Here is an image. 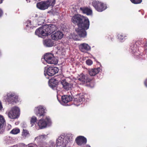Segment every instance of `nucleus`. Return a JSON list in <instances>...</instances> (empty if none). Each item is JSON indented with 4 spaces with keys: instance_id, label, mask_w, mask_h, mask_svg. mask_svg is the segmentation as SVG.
Segmentation results:
<instances>
[{
    "instance_id": "nucleus-1",
    "label": "nucleus",
    "mask_w": 147,
    "mask_h": 147,
    "mask_svg": "<svg viewBox=\"0 0 147 147\" xmlns=\"http://www.w3.org/2000/svg\"><path fill=\"white\" fill-rule=\"evenodd\" d=\"M71 22L78 26L76 31L79 36L80 37H86L87 34L86 30L88 29L90 25L88 19L79 14H75L72 17Z\"/></svg>"
},
{
    "instance_id": "nucleus-2",
    "label": "nucleus",
    "mask_w": 147,
    "mask_h": 147,
    "mask_svg": "<svg viewBox=\"0 0 147 147\" xmlns=\"http://www.w3.org/2000/svg\"><path fill=\"white\" fill-rule=\"evenodd\" d=\"M57 28L56 26L53 24L45 25L42 27L39 28L35 32V34L39 37L44 38L43 37L47 36L49 34H52Z\"/></svg>"
},
{
    "instance_id": "nucleus-3",
    "label": "nucleus",
    "mask_w": 147,
    "mask_h": 147,
    "mask_svg": "<svg viewBox=\"0 0 147 147\" xmlns=\"http://www.w3.org/2000/svg\"><path fill=\"white\" fill-rule=\"evenodd\" d=\"M55 3V0H48L42 1L37 3V7L42 10L47 9L50 6H53Z\"/></svg>"
},
{
    "instance_id": "nucleus-4",
    "label": "nucleus",
    "mask_w": 147,
    "mask_h": 147,
    "mask_svg": "<svg viewBox=\"0 0 147 147\" xmlns=\"http://www.w3.org/2000/svg\"><path fill=\"white\" fill-rule=\"evenodd\" d=\"M20 114V109L16 106H14L11 108L8 113V117L11 119H16L18 118Z\"/></svg>"
},
{
    "instance_id": "nucleus-5",
    "label": "nucleus",
    "mask_w": 147,
    "mask_h": 147,
    "mask_svg": "<svg viewBox=\"0 0 147 147\" xmlns=\"http://www.w3.org/2000/svg\"><path fill=\"white\" fill-rule=\"evenodd\" d=\"M45 60L49 64H56L57 63V59L54 55L51 53H47L44 56Z\"/></svg>"
},
{
    "instance_id": "nucleus-6",
    "label": "nucleus",
    "mask_w": 147,
    "mask_h": 147,
    "mask_svg": "<svg viewBox=\"0 0 147 147\" xmlns=\"http://www.w3.org/2000/svg\"><path fill=\"white\" fill-rule=\"evenodd\" d=\"M92 5L96 10L99 12H102L107 8L106 5L99 1H95L92 3Z\"/></svg>"
},
{
    "instance_id": "nucleus-7",
    "label": "nucleus",
    "mask_w": 147,
    "mask_h": 147,
    "mask_svg": "<svg viewBox=\"0 0 147 147\" xmlns=\"http://www.w3.org/2000/svg\"><path fill=\"white\" fill-rule=\"evenodd\" d=\"M74 104L75 105H79L81 102L85 100L84 96L82 94H79L76 95L74 97Z\"/></svg>"
},
{
    "instance_id": "nucleus-8",
    "label": "nucleus",
    "mask_w": 147,
    "mask_h": 147,
    "mask_svg": "<svg viewBox=\"0 0 147 147\" xmlns=\"http://www.w3.org/2000/svg\"><path fill=\"white\" fill-rule=\"evenodd\" d=\"M18 96L14 92H10L8 93L7 96V101L10 103L16 102L18 101Z\"/></svg>"
},
{
    "instance_id": "nucleus-9",
    "label": "nucleus",
    "mask_w": 147,
    "mask_h": 147,
    "mask_svg": "<svg viewBox=\"0 0 147 147\" xmlns=\"http://www.w3.org/2000/svg\"><path fill=\"white\" fill-rule=\"evenodd\" d=\"M59 70L58 68L56 67H50L47 68L46 71H45V74H46L50 76H52L58 72Z\"/></svg>"
},
{
    "instance_id": "nucleus-10",
    "label": "nucleus",
    "mask_w": 147,
    "mask_h": 147,
    "mask_svg": "<svg viewBox=\"0 0 147 147\" xmlns=\"http://www.w3.org/2000/svg\"><path fill=\"white\" fill-rule=\"evenodd\" d=\"M51 122L50 118L46 117L45 119H41L39 120L38 125L40 129H43L46 127L47 125Z\"/></svg>"
},
{
    "instance_id": "nucleus-11",
    "label": "nucleus",
    "mask_w": 147,
    "mask_h": 147,
    "mask_svg": "<svg viewBox=\"0 0 147 147\" xmlns=\"http://www.w3.org/2000/svg\"><path fill=\"white\" fill-rule=\"evenodd\" d=\"M78 80L81 82L82 84H85L90 82L92 80V79L88 75H84L83 74H80L78 77Z\"/></svg>"
},
{
    "instance_id": "nucleus-12",
    "label": "nucleus",
    "mask_w": 147,
    "mask_h": 147,
    "mask_svg": "<svg viewBox=\"0 0 147 147\" xmlns=\"http://www.w3.org/2000/svg\"><path fill=\"white\" fill-rule=\"evenodd\" d=\"M35 113L37 116L40 117L44 116L45 112V109L43 106H39L35 108Z\"/></svg>"
},
{
    "instance_id": "nucleus-13",
    "label": "nucleus",
    "mask_w": 147,
    "mask_h": 147,
    "mask_svg": "<svg viewBox=\"0 0 147 147\" xmlns=\"http://www.w3.org/2000/svg\"><path fill=\"white\" fill-rule=\"evenodd\" d=\"M75 141L78 145L81 146L86 144L87 139L83 136H79L76 138Z\"/></svg>"
},
{
    "instance_id": "nucleus-14",
    "label": "nucleus",
    "mask_w": 147,
    "mask_h": 147,
    "mask_svg": "<svg viewBox=\"0 0 147 147\" xmlns=\"http://www.w3.org/2000/svg\"><path fill=\"white\" fill-rule=\"evenodd\" d=\"M63 36L62 32L60 31H57L51 35L52 39L55 40L61 39L63 37Z\"/></svg>"
},
{
    "instance_id": "nucleus-15",
    "label": "nucleus",
    "mask_w": 147,
    "mask_h": 147,
    "mask_svg": "<svg viewBox=\"0 0 147 147\" xmlns=\"http://www.w3.org/2000/svg\"><path fill=\"white\" fill-rule=\"evenodd\" d=\"M61 82L63 88L66 90L71 89L73 86L72 84L67 82L65 80H61Z\"/></svg>"
},
{
    "instance_id": "nucleus-16",
    "label": "nucleus",
    "mask_w": 147,
    "mask_h": 147,
    "mask_svg": "<svg viewBox=\"0 0 147 147\" xmlns=\"http://www.w3.org/2000/svg\"><path fill=\"white\" fill-rule=\"evenodd\" d=\"M80 10L82 11L83 13L86 14L88 16L91 15L92 14V10L90 8L84 7H80Z\"/></svg>"
},
{
    "instance_id": "nucleus-17",
    "label": "nucleus",
    "mask_w": 147,
    "mask_h": 147,
    "mask_svg": "<svg viewBox=\"0 0 147 147\" xmlns=\"http://www.w3.org/2000/svg\"><path fill=\"white\" fill-rule=\"evenodd\" d=\"M79 49L82 52H85L89 50L90 49V46L86 43L81 44L79 46Z\"/></svg>"
},
{
    "instance_id": "nucleus-18",
    "label": "nucleus",
    "mask_w": 147,
    "mask_h": 147,
    "mask_svg": "<svg viewBox=\"0 0 147 147\" xmlns=\"http://www.w3.org/2000/svg\"><path fill=\"white\" fill-rule=\"evenodd\" d=\"M100 70V69L99 67L90 69L88 70L89 74L91 76H94L98 74Z\"/></svg>"
},
{
    "instance_id": "nucleus-19",
    "label": "nucleus",
    "mask_w": 147,
    "mask_h": 147,
    "mask_svg": "<svg viewBox=\"0 0 147 147\" xmlns=\"http://www.w3.org/2000/svg\"><path fill=\"white\" fill-rule=\"evenodd\" d=\"M61 100L64 103H67L72 100V98L69 95H65L62 96Z\"/></svg>"
},
{
    "instance_id": "nucleus-20",
    "label": "nucleus",
    "mask_w": 147,
    "mask_h": 147,
    "mask_svg": "<svg viewBox=\"0 0 147 147\" xmlns=\"http://www.w3.org/2000/svg\"><path fill=\"white\" fill-rule=\"evenodd\" d=\"M64 138L61 136L59 137L56 140V143L58 146H61L63 147L66 146V144H64Z\"/></svg>"
},
{
    "instance_id": "nucleus-21",
    "label": "nucleus",
    "mask_w": 147,
    "mask_h": 147,
    "mask_svg": "<svg viewBox=\"0 0 147 147\" xmlns=\"http://www.w3.org/2000/svg\"><path fill=\"white\" fill-rule=\"evenodd\" d=\"M43 44L49 47H52L54 45V43L52 40L49 39L44 40Z\"/></svg>"
},
{
    "instance_id": "nucleus-22",
    "label": "nucleus",
    "mask_w": 147,
    "mask_h": 147,
    "mask_svg": "<svg viewBox=\"0 0 147 147\" xmlns=\"http://www.w3.org/2000/svg\"><path fill=\"white\" fill-rule=\"evenodd\" d=\"M5 122V120L3 117L0 115V129L3 128Z\"/></svg>"
},
{
    "instance_id": "nucleus-23",
    "label": "nucleus",
    "mask_w": 147,
    "mask_h": 147,
    "mask_svg": "<svg viewBox=\"0 0 147 147\" xmlns=\"http://www.w3.org/2000/svg\"><path fill=\"white\" fill-rule=\"evenodd\" d=\"M118 38L121 41H124L126 39H127V35L125 34H119L118 35Z\"/></svg>"
},
{
    "instance_id": "nucleus-24",
    "label": "nucleus",
    "mask_w": 147,
    "mask_h": 147,
    "mask_svg": "<svg viewBox=\"0 0 147 147\" xmlns=\"http://www.w3.org/2000/svg\"><path fill=\"white\" fill-rule=\"evenodd\" d=\"M22 135L23 137L26 138L29 136L30 135L29 131L27 130L23 129Z\"/></svg>"
},
{
    "instance_id": "nucleus-25",
    "label": "nucleus",
    "mask_w": 147,
    "mask_h": 147,
    "mask_svg": "<svg viewBox=\"0 0 147 147\" xmlns=\"http://www.w3.org/2000/svg\"><path fill=\"white\" fill-rule=\"evenodd\" d=\"M36 117L35 116H33L32 117L30 120V123L32 125V126H33L37 121Z\"/></svg>"
},
{
    "instance_id": "nucleus-26",
    "label": "nucleus",
    "mask_w": 147,
    "mask_h": 147,
    "mask_svg": "<svg viewBox=\"0 0 147 147\" xmlns=\"http://www.w3.org/2000/svg\"><path fill=\"white\" fill-rule=\"evenodd\" d=\"M20 132V130L18 129H12L10 133L13 134H16L19 133Z\"/></svg>"
},
{
    "instance_id": "nucleus-27",
    "label": "nucleus",
    "mask_w": 147,
    "mask_h": 147,
    "mask_svg": "<svg viewBox=\"0 0 147 147\" xmlns=\"http://www.w3.org/2000/svg\"><path fill=\"white\" fill-rule=\"evenodd\" d=\"M55 84L54 83V81H53L52 84H51L50 85V86L53 88H54L55 87H56L58 84V82L57 81H56L55 80Z\"/></svg>"
},
{
    "instance_id": "nucleus-28",
    "label": "nucleus",
    "mask_w": 147,
    "mask_h": 147,
    "mask_svg": "<svg viewBox=\"0 0 147 147\" xmlns=\"http://www.w3.org/2000/svg\"><path fill=\"white\" fill-rule=\"evenodd\" d=\"M131 2L135 4H138L140 3L142 0H130Z\"/></svg>"
},
{
    "instance_id": "nucleus-29",
    "label": "nucleus",
    "mask_w": 147,
    "mask_h": 147,
    "mask_svg": "<svg viewBox=\"0 0 147 147\" xmlns=\"http://www.w3.org/2000/svg\"><path fill=\"white\" fill-rule=\"evenodd\" d=\"M24 144L22 143H20L18 144L15 145L13 146V147H24Z\"/></svg>"
},
{
    "instance_id": "nucleus-30",
    "label": "nucleus",
    "mask_w": 147,
    "mask_h": 147,
    "mask_svg": "<svg viewBox=\"0 0 147 147\" xmlns=\"http://www.w3.org/2000/svg\"><path fill=\"white\" fill-rule=\"evenodd\" d=\"M92 61L90 59L87 60L86 61V64L88 65H90L92 64Z\"/></svg>"
},
{
    "instance_id": "nucleus-31",
    "label": "nucleus",
    "mask_w": 147,
    "mask_h": 147,
    "mask_svg": "<svg viewBox=\"0 0 147 147\" xmlns=\"http://www.w3.org/2000/svg\"><path fill=\"white\" fill-rule=\"evenodd\" d=\"M26 23L27 24L26 25V27H30V28L32 27L31 26V22L30 20H28L26 22Z\"/></svg>"
},
{
    "instance_id": "nucleus-32",
    "label": "nucleus",
    "mask_w": 147,
    "mask_h": 147,
    "mask_svg": "<svg viewBox=\"0 0 147 147\" xmlns=\"http://www.w3.org/2000/svg\"><path fill=\"white\" fill-rule=\"evenodd\" d=\"M133 47H132V48H131V49L132 50V51L133 52V53H134V54H135V52H136V48H133Z\"/></svg>"
},
{
    "instance_id": "nucleus-33",
    "label": "nucleus",
    "mask_w": 147,
    "mask_h": 147,
    "mask_svg": "<svg viewBox=\"0 0 147 147\" xmlns=\"http://www.w3.org/2000/svg\"><path fill=\"white\" fill-rule=\"evenodd\" d=\"M144 84L145 86L147 87V78L145 80L144 82Z\"/></svg>"
},
{
    "instance_id": "nucleus-34",
    "label": "nucleus",
    "mask_w": 147,
    "mask_h": 147,
    "mask_svg": "<svg viewBox=\"0 0 147 147\" xmlns=\"http://www.w3.org/2000/svg\"><path fill=\"white\" fill-rule=\"evenodd\" d=\"M3 14V11L2 10L0 9V17H1Z\"/></svg>"
},
{
    "instance_id": "nucleus-35",
    "label": "nucleus",
    "mask_w": 147,
    "mask_h": 147,
    "mask_svg": "<svg viewBox=\"0 0 147 147\" xmlns=\"http://www.w3.org/2000/svg\"><path fill=\"white\" fill-rule=\"evenodd\" d=\"M69 142L67 140H66L65 141V142H64V144H66V145L67 144V143H68Z\"/></svg>"
},
{
    "instance_id": "nucleus-36",
    "label": "nucleus",
    "mask_w": 147,
    "mask_h": 147,
    "mask_svg": "<svg viewBox=\"0 0 147 147\" xmlns=\"http://www.w3.org/2000/svg\"><path fill=\"white\" fill-rule=\"evenodd\" d=\"M3 108L2 104L1 102L0 101V110H1Z\"/></svg>"
},
{
    "instance_id": "nucleus-37",
    "label": "nucleus",
    "mask_w": 147,
    "mask_h": 147,
    "mask_svg": "<svg viewBox=\"0 0 147 147\" xmlns=\"http://www.w3.org/2000/svg\"><path fill=\"white\" fill-rule=\"evenodd\" d=\"M3 0H0V4L2 3Z\"/></svg>"
},
{
    "instance_id": "nucleus-38",
    "label": "nucleus",
    "mask_w": 147,
    "mask_h": 147,
    "mask_svg": "<svg viewBox=\"0 0 147 147\" xmlns=\"http://www.w3.org/2000/svg\"><path fill=\"white\" fill-rule=\"evenodd\" d=\"M86 147H91L89 145H87Z\"/></svg>"
},
{
    "instance_id": "nucleus-39",
    "label": "nucleus",
    "mask_w": 147,
    "mask_h": 147,
    "mask_svg": "<svg viewBox=\"0 0 147 147\" xmlns=\"http://www.w3.org/2000/svg\"><path fill=\"white\" fill-rule=\"evenodd\" d=\"M75 39H76V40H78V39L77 38H76Z\"/></svg>"
},
{
    "instance_id": "nucleus-40",
    "label": "nucleus",
    "mask_w": 147,
    "mask_h": 147,
    "mask_svg": "<svg viewBox=\"0 0 147 147\" xmlns=\"http://www.w3.org/2000/svg\"><path fill=\"white\" fill-rule=\"evenodd\" d=\"M28 147H34L33 146H28Z\"/></svg>"
},
{
    "instance_id": "nucleus-41",
    "label": "nucleus",
    "mask_w": 147,
    "mask_h": 147,
    "mask_svg": "<svg viewBox=\"0 0 147 147\" xmlns=\"http://www.w3.org/2000/svg\"><path fill=\"white\" fill-rule=\"evenodd\" d=\"M1 55V52L0 51V55Z\"/></svg>"
},
{
    "instance_id": "nucleus-42",
    "label": "nucleus",
    "mask_w": 147,
    "mask_h": 147,
    "mask_svg": "<svg viewBox=\"0 0 147 147\" xmlns=\"http://www.w3.org/2000/svg\"><path fill=\"white\" fill-rule=\"evenodd\" d=\"M2 133H3V131H1ZM0 133H1V132Z\"/></svg>"
}]
</instances>
